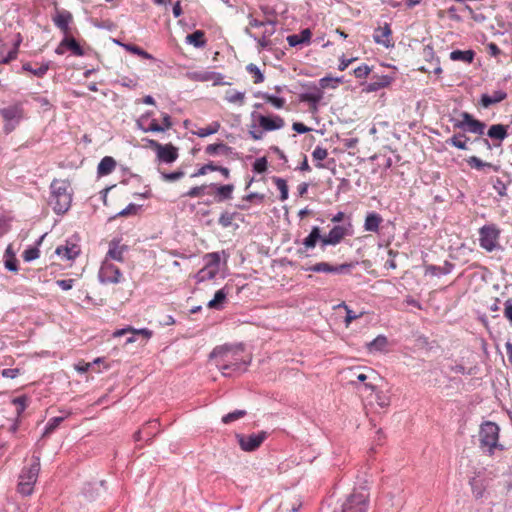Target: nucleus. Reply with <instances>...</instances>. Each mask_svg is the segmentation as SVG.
Wrapping results in <instances>:
<instances>
[{"mask_svg": "<svg viewBox=\"0 0 512 512\" xmlns=\"http://www.w3.org/2000/svg\"><path fill=\"white\" fill-rule=\"evenodd\" d=\"M211 357L216 359L218 369L226 377L245 371L248 364L242 347L219 346L213 349Z\"/></svg>", "mask_w": 512, "mask_h": 512, "instance_id": "1", "label": "nucleus"}, {"mask_svg": "<svg viewBox=\"0 0 512 512\" xmlns=\"http://www.w3.org/2000/svg\"><path fill=\"white\" fill-rule=\"evenodd\" d=\"M353 225L348 222L344 225L334 226L327 235L321 236V230L318 226H314L309 235L303 240V245L306 250L315 248L317 242H320L321 249L324 250L326 246H335L347 237L352 236Z\"/></svg>", "mask_w": 512, "mask_h": 512, "instance_id": "2", "label": "nucleus"}, {"mask_svg": "<svg viewBox=\"0 0 512 512\" xmlns=\"http://www.w3.org/2000/svg\"><path fill=\"white\" fill-rule=\"evenodd\" d=\"M49 205L56 214L68 211L72 202V190L68 180L54 179L50 185Z\"/></svg>", "mask_w": 512, "mask_h": 512, "instance_id": "3", "label": "nucleus"}, {"mask_svg": "<svg viewBox=\"0 0 512 512\" xmlns=\"http://www.w3.org/2000/svg\"><path fill=\"white\" fill-rule=\"evenodd\" d=\"M370 493L365 487L355 488L347 495L333 512H367Z\"/></svg>", "mask_w": 512, "mask_h": 512, "instance_id": "4", "label": "nucleus"}, {"mask_svg": "<svg viewBox=\"0 0 512 512\" xmlns=\"http://www.w3.org/2000/svg\"><path fill=\"white\" fill-rule=\"evenodd\" d=\"M499 437L500 427L495 422L485 421L480 425V447L485 450L489 456L494 455L496 450H504V446L499 442Z\"/></svg>", "mask_w": 512, "mask_h": 512, "instance_id": "5", "label": "nucleus"}, {"mask_svg": "<svg viewBox=\"0 0 512 512\" xmlns=\"http://www.w3.org/2000/svg\"><path fill=\"white\" fill-rule=\"evenodd\" d=\"M136 126L146 133H164L172 128L173 121L168 113L161 112L160 119H157L152 111H148L136 120Z\"/></svg>", "mask_w": 512, "mask_h": 512, "instance_id": "6", "label": "nucleus"}, {"mask_svg": "<svg viewBox=\"0 0 512 512\" xmlns=\"http://www.w3.org/2000/svg\"><path fill=\"white\" fill-rule=\"evenodd\" d=\"M32 460L33 463L29 467L23 468L19 476L18 492L24 496H29L33 493L34 484L40 471V458L33 456Z\"/></svg>", "mask_w": 512, "mask_h": 512, "instance_id": "7", "label": "nucleus"}, {"mask_svg": "<svg viewBox=\"0 0 512 512\" xmlns=\"http://www.w3.org/2000/svg\"><path fill=\"white\" fill-rule=\"evenodd\" d=\"M0 116L4 121V132L6 134L11 133L25 118V110L22 102H16L10 106L1 108Z\"/></svg>", "mask_w": 512, "mask_h": 512, "instance_id": "8", "label": "nucleus"}, {"mask_svg": "<svg viewBox=\"0 0 512 512\" xmlns=\"http://www.w3.org/2000/svg\"><path fill=\"white\" fill-rule=\"evenodd\" d=\"M500 229L495 224L484 225L479 229V244L487 252H493L500 247Z\"/></svg>", "mask_w": 512, "mask_h": 512, "instance_id": "9", "label": "nucleus"}, {"mask_svg": "<svg viewBox=\"0 0 512 512\" xmlns=\"http://www.w3.org/2000/svg\"><path fill=\"white\" fill-rule=\"evenodd\" d=\"M147 147L156 152L157 159L160 162L173 163L179 156L178 148L171 143L161 144L154 139H148Z\"/></svg>", "mask_w": 512, "mask_h": 512, "instance_id": "10", "label": "nucleus"}, {"mask_svg": "<svg viewBox=\"0 0 512 512\" xmlns=\"http://www.w3.org/2000/svg\"><path fill=\"white\" fill-rule=\"evenodd\" d=\"M98 278L103 284H119L124 279L120 268L108 260L102 261L98 272Z\"/></svg>", "mask_w": 512, "mask_h": 512, "instance_id": "11", "label": "nucleus"}, {"mask_svg": "<svg viewBox=\"0 0 512 512\" xmlns=\"http://www.w3.org/2000/svg\"><path fill=\"white\" fill-rule=\"evenodd\" d=\"M252 117H254L259 124V126L265 131V132H271L275 130H280L285 127V120L279 115L272 114V115H264V114H252Z\"/></svg>", "mask_w": 512, "mask_h": 512, "instance_id": "12", "label": "nucleus"}, {"mask_svg": "<svg viewBox=\"0 0 512 512\" xmlns=\"http://www.w3.org/2000/svg\"><path fill=\"white\" fill-rule=\"evenodd\" d=\"M267 438V433L265 431H261L257 434L250 435H237L238 444L243 451L251 452L260 447V445Z\"/></svg>", "mask_w": 512, "mask_h": 512, "instance_id": "13", "label": "nucleus"}, {"mask_svg": "<svg viewBox=\"0 0 512 512\" xmlns=\"http://www.w3.org/2000/svg\"><path fill=\"white\" fill-rule=\"evenodd\" d=\"M373 40L376 44L391 49L395 46L393 31L388 23L374 29Z\"/></svg>", "mask_w": 512, "mask_h": 512, "instance_id": "14", "label": "nucleus"}, {"mask_svg": "<svg viewBox=\"0 0 512 512\" xmlns=\"http://www.w3.org/2000/svg\"><path fill=\"white\" fill-rule=\"evenodd\" d=\"M462 120L454 124L455 128L466 129L467 131L482 135L484 133L485 124L477 119H475L468 112H463L461 114Z\"/></svg>", "mask_w": 512, "mask_h": 512, "instance_id": "15", "label": "nucleus"}, {"mask_svg": "<svg viewBox=\"0 0 512 512\" xmlns=\"http://www.w3.org/2000/svg\"><path fill=\"white\" fill-rule=\"evenodd\" d=\"M128 251V246L123 244L120 239H113L109 242L108 251L105 255L104 260H108L109 262L124 261V255Z\"/></svg>", "mask_w": 512, "mask_h": 512, "instance_id": "16", "label": "nucleus"}, {"mask_svg": "<svg viewBox=\"0 0 512 512\" xmlns=\"http://www.w3.org/2000/svg\"><path fill=\"white\" fill-rule=\"evenodd\" d=\"M187 78L192 81H199V82H207L212 81L214 85H223L225 84L223 82V76L220 73L207 71V70H198V71H191L187 72L186 74Z\"/></svg>", "mask_w": 512, "mask_h": 512, "instance_id": "17", "label": "nucleus"}, {"mask_svg": "<svg viewBox=\"0 0 512 512\" xmlns=\"http://www.w3.org/2000/svg\"><path fill=\"white\" fill-rule=\"evenodd\" d=\"M55 253L62 260L71 261V260L76 259L80 255L81 248H80V246L76 242H74L72 240H67L65 242V244L59 245L56 248Z\"/></svg>", "mask_w": 512, "mask_h": 512, "instance_id": "18", "label": "nucleus"}, {"mask_svg": "<svg viewBox=\"0 0 512 512\" xmlns=\"http://www.w3.org/2000/svg\"><path fill=\"white\" fill-rule=\"evenodd\" d=\"M52 20L65 36L71 35L70 23L73 21V16L69 11L56 9Z\"/></svg>", "mask_w": 512, "mask_h": 512, "instance_id": "19", "label": "nucleus"}, {"mask_svg": "<svg viewBox=\"0 0 512 512\" xmlns=\"http://www.w3.org/2000/svg\"><path fill=\"white\" fill-rule=\"evenodd\" d=\"M353 267L351 263H344L340 265H331L327 262L316 263L315 265L307 268L306 270L312 272H324V273H344L348 272Z\"/></svg>", "mask_w": 512, "mask_h": 512, "instance_id": "20", "label": "nucleus"}, {"mask_svg": "<svg viewBox=\"0 0 512 512\" xmlns=\"http://www.w3.org/2000/svg\"><path fill=\"white\" fill-rule=\"evenodd\" d=\"M352 375L359 381L364 383L365 387L371 391H375V386L372 382H366L368 379H377L376 372L371 368H358L356 370L350 369Z\"/></svg>", "mask_w": 512, "mask_h": 512, "instance_id": "21", "label": "nucleus"}, {"mask_svg": "<svg viewBox=\"0 0 512 512\" xmlns=\"http://www.w3.org/2000/svg\"><path fill=\"white\" fill-rule=\"evenodd\" d=\"M323 98V92L319 89H316L314 92L303 93L300 95V101L306 102L309 104V110L312 113L318 111V103Z\"/></svg>", "mask_w": 512, "mask_h": 512, "instance_id": "22", "label": "nucleus"}, {"mask_svg": "<svg viewBox=\"0 0 512 512\" xmlns=\"http://www.w3.org/2000/svg\"><path fill=\"white\" fill-rule=\"evenodd\" d=\"M254 97L262 99L264 102L269 103L272 107L277 110L284 109L286 107V99L278 97L267 92L257 91L254 93Z\"/></svg>", "mask_w": 512, "mask_h": 512, "instance_id": "23", "label": "nucleus"}, {"mask_svg": "<svg viewBox=\"0 0 512 512\" xmlns=\"http://www.w3.org/2000/svg\"><path fill=\"white\" fill-rule=\"evenodd\" d=\"M487 136L492 140H497L499 143L495 146H500L501 142L508 136V126L503 124H493L487 131Z\"/></svg>", "mask_w": 512, "mask_h": 512, "instance_id": "24", "label": "nucleus"}, {"mask_svg": "<svg viewBox=\"0 0 512 512\" xmlns=\"http://www.w3.org/2000/svg\"><path fill=\"white\" fill-rule=\"evenodd\" d=\"M466 162L471 169H475L477 171H483L485 168L491 169L494 172H498L500 170V165L485 162L477 156L468 157Z\"/></svg>", "mask_w": 512, "mask_h": 512, "instance_id": "25", "label": "nucleus"}, {"mask_svg": "<svg viewBox=\"0 0 512 512\" xmlns=\"http://www.w3.org/2000/svg\"><path fill=\"white\" fill-rule=\"evenodd\" d=\"M507 98V93L503 90L494 91L491 95L482 94L480 103L484 108L497 104Z\"/></svg>", "mask_w": 512, "mask_h": 512, "instance_id": "26", "label": "nucleus"}, {"mask_svg": "<svg viewBox=\"0 0 512 512\" xmlns=\"http://www.w3.org/2000/svg\"><path fill=\"white\" fill-rule=\"evenodd\" d=\"M312 33L310 29H303L299 34H292L287 37V42L291 47H295L300 44L310 43Z\"/></svg>", "mask_w": 512, "mask_h": 512, "instance_id": "27", "label": "nucleus"}, {"mask_svg": "<svg viewBox=\"0 0 512 512\" xmlns=\"http://www.w3.org/2000/svg\"><path fill=\"white\" fill-rule=\"evenodd\" d=\"M116 168V161L111 156H105L101 159L97 167L98 176H107Z\"/></svg>", "mask_w": 512, "mask_h": 512, "instance_id": "28", "label": "nucleus"}, {"mask_svg": "<svg viewBox=\"0 0 512 512\" xmlns=\"http://www.w3.org/2000/svg\"><path fill=\"white\" fill-rule=\"evenodd\" d=\"M224 100L230 104L243 106L246 101V94L236 89H228L225 91Z\"/></svg>", "mask_w": 512, "mask_h": 512, "instance_id": "29", "label": "nucleus"}, {"mask_svg": "<svg viewBox=\"0 0 512 512\" xmlns=\"http://www.w3.org/2000/svg\"><path fill=\"white\" fill-rule=\"evenodd\" d=\"M229 291L226 287L216 291L214 298L210 300L207 304L208 308L220 310L223 308L224 303L226 302L227 295Z\"/></svg>", "mask_w": 512, "mask_h": 512, "instance_id": "30", "label": "nucleus"}, {"mask_svg": "<svg viewBox=\"0 0 512 512\" xmlns=\"http://www.w3.org/2000/svg\"><path fill=\"white\" fill-rule=\"evenodd\" d=\"M22 69L26 72H29L33 74L36 77H43L47 71L50 69V61L43 62L36 68L33 67V64L31 62H26L22 65Z\"/></svg>", "mask_w": 512, "mask_h": 512, "instance_id": "31", "label": "nucleus"}, {"mask_svg": "<svg viewBox=\"0 0 512 512\" xmlns=\"http://www.w3.org/2000/svg\"><path fill=\"white\" fill-rule=\"evenodd\" d=\"M382 221L383 219L379 214L375 212L368 213L365 218L364 229L370 232H377Z\"/></svg>", "mask_w": 512, "mask_h": 512, "instance_id": "32", "label": "nucleus"}, {"mask_svg": "<svg viewBox=\"0 0 512 512\" xmlns=\"http://www.w3.org/2000/svg\"><path fill=\"white\" fill-rule=\"evenodd\" d=\"M4 265L5 268L12 272L18 271V260L16 254L12 248V245H8L4 253Z\"/></svg>", "mask_w": 512, "mask_h": 512, "instance_id": "33", "label": "nucleus"}, {"mask_svg": "<svg viewBox=\"0 0 512 512\" xmlns=\"http://www.w3.org/2000/svg\"><path fill=\"white\" fill-rule=\"evenodd\" d=\"M475 52L473 50H454L450 53V59L453 61H461L467 64L473 62Z\"/></svg>", "mask_w": 512, "mask_h": 512, "instance_id": "34", "label": "nucleus"}, {"mask_svg": "<svg viewBox=\"0 0 512 512\" xmlns=\"http://www.w3.org/2000/svg\"><path fill=\"white\" fill-rule=\"evenodd\" d=\"M221 125L218 121H214L207 125L206 127H198L196 130H192L191 133L198 137H207L209 135L215 134L219 131Z\"/></svg>", "mask_w": 512, "mask_h": 512, "instance_id": "35", "label": "nucleus"}, {"mask_svg": "<svg viewBox=\"0 0 512 512\" xmlns=\"http://www.w3.org/2000/svg\"><path fill=\"white\" fill-rule=\"evenodd\" d=\"M186 42L193 45L196 48H201L206 45L205 33L202 30H196L195 32L186 36Z\"/></svg>", "mask_w": 512, "mask_h": 512, "instance_id": "36", "label": "nucleus"}, {"mask_svg": "<svg viewBox=\"0 0 512 512\" xmlns=\"http://www.w3.org/2000/svg\"><path fill=\"white\" fill-rule=\"evenodd\" d=\"M61 46H65L76 56H82L84 54L80 44L73 37H71V35L64 37V39L61 41Z\"/></svg>", "mask_w": 512, "mask_h": 512, "instance_id": "37", "label": "nucleus"}, {"mask_svg": "<svg viewBox=\"0 0 512 512\" xmlns=\"http://www.w3.org/2000/svg\"><path fill=\"white\" fill-rule=\"evenodd\" d=\"M233 191H234L233 184L217 186L216 194H215L216 201L222 202V201L231 199Z\"/></svg>", "mask_w": 512, "mask_h": 512, "instance_id": "38", "label": "nucleus"}, {"mask_svg": "<svg viewBox=\"0 0 512 512\" xmlns=\"http://www.w3.org/2000/svg\"><path fill=\"white\" fill-rule=\"evenodd\" d=\"M340 308H343L345 310V318H344V323H345V326L348 328L350 326V324L352 323V321L360 318L363 313H356L355 311H353L352 309L349 308L348 305H346L345 302H342L340 304H338L337 306L334 307V309H340Z\"/></svg>", "mask_w": 512, "mask_h": 512, "instance_id": "39", "label": "nucleus"}, {"mask_svg": "<svg viewBox=\"0 0 512 512\" xmlns=\"http://www.w3.org/2000/svg\"><path fill=\"white\" fill-rule=\"evenodd\" d=\"M126 333H132L133 335H139V336H142L145 339H149L152 336V331L147 329V328H143V329H138L137 330V329H134V328H131V327L117 330L116 332H114V336L115 337H120V336H122V335H124Z\"/></svg>", "mask_w": 512, "mask_h": 512, "instance_id": "40", "label": "nucleus"}, {"mask_svg": "<svg viewBox=\"0 0 512 512\" xmlns=\"http://www.w3.org/2000/svg\"><path fill=\"white\" fill-rule=\"evenodd\" d=\"M387 344V338L383 335H379L373 341L367 344V349L370 352H381L386 349Z\"/></svg>", "mask_w": 512, "mask_h": 512, "instance_id": "41", "label": "nucleus"}, {"mask_svg": "<svg viewBox=\"0 0 512 512\" xmlns=\"http://www.w3.org/2000/svg\"><path fill=\"white\" fill-rule=\"evenodd\" d=\"M246 71L251 75L252 82L254 84H260V83L264 82L265 76L256 64L249 63L246 66Z\"/></svg>", "mask_w": 512, "mask_h": 512, "instance_id": "42", "label": "nucleus"}, {"mask_svg": "<svg viewBox=\"0 0 512 512\" xmlns=\"http://www.w3.org/2000/svg\"><path fill=\"white\" fill-rule=\"evenodd\" d=\"M248 19H249V22H248V27L246 28V33H249L250 28L267 27L268 25L273 27V25L275 24V21L270 18H266V20H263V21L258 20L257 18H255L253 16L252 13H250L248 15Z\"/></svg>", "mask_w": 512, "mask_h": 512, "instance_id": "43", "label": "nucleus"}, {"mask_svg": "<svg viewBox=\"0 0 512 512\" xmlns=\"http://www.w3.org/2000/svg\"><path fill=\"white\" fill-rule=\"evenodd\" d=\"M205 265L208 268L215 269L219 271L220 268V255L217 252L207 253L204 256Z\"/></svg>", "mask_w": 512, "mask_h": 512, "instance_id": "44", "label": "nucleus"}, {"mask_svg": "<svg viewBox=\"0 0 512 512\" xmlns=\"http://www.w3.org/2000/svg\"><path fill=\"white\" fill-rule=\"evenodd\" d=\"M467 140L464 134H455L451 138H449L446 142L458 149L466 150L467 149Z\"/></svg>", "mask_w": 512, "mask_h": 512, "instance_id": "45", "label": "nucleus"}, {"mask_svg": "<svg viewBox=\"0 0 512 512\" xmlns=\"http://www.w3.org/2000/svg\"><path fill=\"white\" fill-rule=\"evenodd\" d=\"M328 156V151L326 148L321 146H317L312 152V158L314 161H317L316 167L319 169L325 168V166L321 163V161L325 160Z\"/></svg>", "mask_w": 512, "mask_h": 512, "instance_id": "46", "label": "nucleus"}, {"mask_svg": "<svg viewBox=\"0 0 512 512\" xmlns=\"http://www.w3.org/2000/svg\"><path fill=\"white\" fill-rule=\"evenodd\" d=\"M122 46L125 48L126 51H128L132 54L138 55L143 59H147V60L153 59V56L151 54H149L148 52H146L145 50H143L141 47H139L137 45L123 44Z\"/></svg>", "mask_w": 512, "mask_h": 512, "instance_id": "47", "label": "nucleus"}, {"mask_svg": "<svg viewBox=\"0 0 512 512\" xmlns=\"http://www.w3.org/2000/svg\"><path fill=\"white\" fill-rule=\"evenodd\" d=\"M219 271L204 266L196 275L198 282L212 280L218 274Z\"/></svg>", "mask_w": 512, "mask_h": 512, "instance_id": "48", "label": "nucleus"}, {"mask_svg": "<svg viewBox=\"0 0 512 512\" xmlns=\"http://www.w3.org/2000/svg\"><path fill=\"white\" fill-rule=\"evenodd\" d=\"M29 403V398L26 395H22L16 397L12 400V404L16 407L17 415L20 416L24 410L27 408Z\"/></svg>", "mask_w": 512, "mask_h": 512, "instance_id": "49", "label": "nucleus"}, {"mask_svg": "<svg viewBox=\"0 0 512 512\" xmlns=\"http://www.w3.org/2000/svg\"><path fill=\"white\" fill-rule=\"evenodd\" d=\"M273 182L277 186V188L280 191V200L285 201L288 198V185L286 180L279 178V177H273Z\"/></svg>", "mask_w": 512, "mask_h": 512, "instance_id": "50", "label": "nucleus"}, {"mask_svg": "<svg viewBox=\"0 0 512 512\" xmlns=\"http://www.w3.org/2000/svg\"><path fill=\"white\" fill-rule=\"evenodd\" d=\"M227 150L228 147L224 143H214L206 146L205 153L207 155L213 156L216 154L225 153Z\"/></svg>", "mask_w": 512, "mask_h": 512, "instance_id": "51", "label": "nucleus"}, {"mask_svg": "<svg viewBox=\"0 0 512 512\" xmlns=\"http://www.w3.org/2000/svg\"><path fill=\"white\" fill-rule=\"evenodd\" d=\"M218 169V165H216L213 161H210L203 166H201L196 172H194L191 177L196 178L200 176H204L209 172L216 171Z\"/></svg>", "mask_w": 512, "mask_h": 512, "instance_id": "52", "label": "nucleus"}, {"mask_svg": "<svg viewBox=\"0 0 512 512\" xmlns=\"http://www.w3.org/2000/svg\"><path fill=\"white\" fill-rule=\"evenodd\" d=\"M246 415V411L245 410H235L231 413H228L226 414L225 416L222 417V422L224 424H229L231 422H234L242 417H244Z\"/></svg>", "mask_w": 512, "mask_h": 512, "instance_id": "53", "label": "nucleus"}, {"mask_svg": "<svg viewBox=\"0 0 512 512\" xmlns=\"http://www.w3.org/2000/svg\"><path fill=\"white\" fill-rule=\"evenodd\" d=\"M160 174H161V178L166 182L177 181V180L181 179L182 177H184V175H185L184 171H182V170L174 171L171 173L160 172Z\"/></svg>", "mask_w": 512, "mask_h": 512, "instance_id": "54", "label": "nucleus"}, {"mask_svg": "<svg viewBox=\"0 0 512 512\" xmlns=\"http://www.w3.org/2000/svg\"><path fill=\"white\" fill-rule=\"evenodd\" d=\"M265 131L259 126V124H251L249 130V136L255 140H261L264 137Z\"/></svg>", "mask_w": 512, "mask_h": 512, "instance_id": "55", "label": "nucleus"}, {"mask_svg": "<svg viewBox=\"0 0 512 512\" xmlns=\"http://www.w3.org/2000/svg\"><path fill=\"white\" fill-rule=\"evenodd\" d=\"M207 185L195 186L188 190L183 196L189 198L202 197L205 194Z\"/></svg>", "mask_w": 512, "mask_h": 512, "instance_id": "56", "label": "nucleus"}, {"mask_svg": "<svg viewBox=\"0 0 512 512\" xmlns=\"http://www.w3.org/2000/svg\"><path fill=\"white\" fill-rule=\"evenodd\" d=\"M39 256H40V251L37 247H30V248L26 249L22 254V257L26 262L33 261V260L39 258Z\"/></svg>", "mask_w": 512, "mask_h": 512, "instance_id": "57", "label": "nucleus"}, {"mask_svg": "<svg viewBox=\"0 0 512 512\" xmlns=\"http://www.w3.org/2000/svg\"><path fill=\"white\" fill-rule=\"evenodd\" d=\"M274 33V27H271L270 29H265L263 34L259 36L258 38L255 37V39L258 42V45L261 47H266L269 45V37Z\"/></svg>", "mask_w": 512, "mask_h": 512, "instance_id": "58", "label": "nucleus"}, {"mask_svg": "<svg viewBox=\"0 0 512 512\" xmlns=\"http://www.w3.org/2000/svg\"><path fill=\"white\" fill-rule=\"evenodd\" d=\"M64 419L65 417L62 416L51 418L45 428V434L52 433L63 422Z\"/></svg>", "mask_w": 512, "mask_h": 512, "instance_id": "59", "label": "nucleus"}, {"mask_svg": "<svg viewBox=\"0 0 512 512\" xmlns=\"http://www.w3.org/2000/svg\"><path fill=\"white\" fill-rule=\"evenodd\" d=\"M18 46H19V42L16 43L15 47L12 50H10L5 56H2L0 58V66L2 64H8L17 58Z\"/></svg>", "mask_w": 512, "mask_h": 512, "instance_id": "60", "label": "nucleus"}, {"mask_svg": "<svg viewBox=\"0 0 512 512\" xmlns=\"http://www.w3.org/2000/svg\"><path fill=\"white\" fill-rule=\"evenodd\" d=\"M376 402L381 408H386L390 405V397L382 391L376 392Z\"/></svg>", "mask_w": 512, "mask_h": 512, "instance_id": "61", "label": "nucleus"}, {"mask_svg": "<svg viewBox=\"0 0 512 512\" xmlns=\"http://www.w3.org/2000/svg\"><path fill=\"white\" fill-rule=\"evenodd\" d=\"M268 162L265 157H261L256 159V161L253 164V170L257 173H263L267 170Z\"/></svg>", "mask_w": 512, "mask_h": 512, "instance_id": "62", "label": "nucleus"}, {"mask_svg": "<svg viewBox=\"0 0 512 512\" xmlns=\"http://www.w3.org/2000/svg\"><path fill=\"white\" fill-rule=\"evenodd\" d=\"M339 82H340V79H338V78L324 77L320 80V87L322 89L336 88Z\"/></svg>", "mask_w": 512, "mask_h": 512, "instance_id": "63", "label": "nucleus"}, {"mask_svg": "<svg viewBox=\"0 0 512 512\" xmlns=\"http://www.w3.org/2000/svg\"><path fill=\"white\" fill-rule=\"evenodd\" d=\"M503 314L504 317L512 324V298L505 301Z\"/></svg>", "mask_w": 512, "mask_h": 512, "instance_id": "64", "label": "nucleus"}]
</instances>
